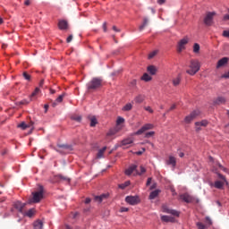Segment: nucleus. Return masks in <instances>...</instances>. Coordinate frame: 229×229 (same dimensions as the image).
Wrapping results in <instances>:
<instances>
[{"instance_id":"nucleus-35","label":"nucleus","mask_w":229,"mask_h":229,"mask_svg":"<svg viewBox=\"0 0 229 229\" xmlns=\"http://www.w3.org/2000/svg\"><path fill=\"white\" fill-rule=\"evenodd\" d=\"M141 80L142 81H151L153 78L148 73H144L143 76L141 77Z\"/></svg>"},{"instance_id":"nucleus-19","label":"nucleus","mask_w":229,"mask_h":229,"mask_svg":"<svg viewBox=\"0 0 229 229\" xmlns=\"http://www.w3.org/2000/svg\"><path fill=\"white\" fill-rule=\"evenodd\" d=\"M172 83L174 87H178L180 83H182V76L178 75L177 77L172 80Z\"/></svg>"},{"instance_id":"nucleus-30","label":"nucleus","mask_w":229,"mask_h":229,"mask_svg":"<svg viewBox=\"0 0 229 229\" xmlns=\"http://www.w3.org/2000/svg\"><path fill=\"white\" fill-rule=\"evenodd\" d=\"M43 227H44V224L42 223V221L38 220L34 222V229H42Z\"/></svg>"},{"instance_id":"nucleus-14","label":"nucleus","mask_w":229,"mask_h":229,"mask_svg":"<svg viewBox=\"0 0 229 229\" xmlns=\"http://www.w3.org/2000/svg\"><path fill=\"white\" fill-rule=\"evenodd\" d=\"M228 57H223L222 59L218 60L216 64V69H221V67H225L226 64H228Z\"/></svg>"},{"instance_id":"nucleus-25","label":"nucleus","mask_w":229,"mask_h":229,"mask_svg":"<svg viewBox=\"0 0 229 229\" xmlns=\"http://www.w3.org/2000/svg\"><path fill=\"white\" fill-rule=\"evenodd\" d=\"M65 94L60 95L55 101L52 104V106H56L58 104L62 103L64 101Z\"/></svg>"},{"instance_id":"nucleus-16","label":"nucleus","mask_w":229,"mask_h":229,"mask_svg":"<svg viewBox=\"0 0 229 229\" xmlns=\"http://www.w3.org/2000/svg\"><path fill=\"white\" fill-rule=\"evenodd\" d=\"M133 171H137V165H131L126 170L125 174L126 176H131Z\"/></svg>"},{"instance_id":"nucleus-1","label":"nucleus","mask_w":229,"mask_h":229,"mask_svg":"<svg viewBox=\"0 0 229 229\" xmlns=\"http://www.w3.org/2000/svg\"><path fill=\"white\" fill-rule=\"evenodd\" d=\"M200 69L199 61L192 59L190 61L189 70L186 71L190 76H194Z\"/></svg>"},{"instance_id":"nucleus-20","label":"nucleus","mask_w":229,"mask_h":229,"mask_svg":"<svg viewBox=\"0 0 229 229\" xmlns=\"http://www.w3.org/2000/svg\"><path fill=\"white\" fill-rule=\"evenodd\" d=\"M122 130V127H115L114 129H111L108 132H107V135L109 137H112V135H115L116 133H119V131H121Z\"/></svg>"},{"instance_id":"nucleus-8","label":"nucleus","mask_w":229,"mask_h":229,"mask_svg":"<svg viewBox=\"0 0 229 229\" xmlns=\"http://www.w3.org/2000/svg\"><path fill=\"white\" fill-rule=\"evenodd\" d=\"M214 15H216V12L207 13L206 17L204 18V24H206V26H212L214 22Z\"/></svg>"},{"instance_id":"nucleus-2","label":"nucleus","mask_w":229,"mask_h":229,"mask_svg":"<svg viewBox=\"0 0 229 229\" xmlns=\"http://www.w3.org/2000/svg\"><path fill=\"white\" fill-rule=\"evenodd\" d=\"M214 173L217 175L220 181H216L214 183L215 189H223L225 185H228V181H226V177L225 175L219 174L216 169H213Z\"/></svg>"},{"instance_id":"nucleus-54","label":"nucleus","mask_w":229,"mask_h":229,"mask_svg":"<svg viewBox=\"0 0 229 229\" xmlns=\"http://www.w3.org/2000/svg\"><path fill=\"white\" fill-rule=\"evenodd\" d=\"M223 21H229V14L228 13L224 15Z\"/></svg>"},{"instance_id":"nucleus-5","label":"nucleus","mask_w":229,"mask_h":229,"mask_svg":"<svg viewBox=\"0 0 229 229\" xmlns=\"http://www.w3.org/2000/svg\"><path fill=\"white\" fill-rule=\"evenodd\" d=\"M125 201L129 205H132V206L139 205V203H140V197H139V195L127 196L125 198Z\"/></svg>"},{"instance_id":"nucleus-56","label":"nucleus","mask_w":229,"mask_h":229,"mask_svg":"<svg viewBox=\"0 0 229 229\" xmlns=\"http://www.w3.org/2000/svg\"><path fill=\"white\" fill-rule=\"evenodd\" d=\"M28 103L30 102H28L27 100H21L19 102V105H28Z\"/></svg>"},{"instance_id":"nucleus-33","label":"nucleus","mask_w":229,"mask_h":229,"mask_svg":"<svg viewBox=\"0 0 229 229\" xmlns=\"http://www.w3.org/2000/svg\"><path fill=\"white\" fill-rule=\"evenodd\" d=\"M133 108V105H131V103H128L126 104L123 108V112H130V110H131Z\"/></svg>"},{"instance_id":"nucleus-26","label":"nucleus","mask_w":229,"mask_h":229,"mask_svg":"<svg viewBox=\"0 0 229 229\" xmlns=\"http://www.w3.org/2000/svg\"><path fill=\"white\" fill-rule=\"evenodd\" d=\"M31 126H33V122H31L29 124H26V123H24V122L18 124V128H21V130H26V128H31Z\"/></svg>"},{"instance_id":"nucleus-21","label":"nucleus","mask_w":229,"mask_h":229,"mask_svg":"<svg viewBox=\"0 0 229 229\" xmlns=\"http://www.w3.org/2000/svg\"><path fill=\"white\" fill-rule=\"evenodd\" d=\"M129 144H133V138H126L121 141L120 146H129Z\"/></svg>"},{"instance_id":"nucleus-31","label":"nucleus","mask_w":229,"mask_h":229,"mask_svg":"<svg viewBox=\"0 0 229 229\" xmlns=\"http://www.w3.org/2000/svg\"><path fill=\"white\" fill-rule=\"evenodd\" d=\"M159 192H160L159 190H155V191H151L149 194V199H155V198H157L158 196Z\"/></svg>"},{"instance_id":"nucleus-37","label":"nucleus","mask_w":229,"mask_h":229,"mask_svg":"<svg viewBox=\"0 0 229 229\" xmlns=\"http://www.w3.org/2000/svg\"><path fill=\"white\" fill-rule=\"evenodd\" d=\"M23 216H27V217H33V209H29L27 212L21 213Z\"/></svg>"},{"instance_id":"nucleus-3","label":"nucleus","mask_w":229,"mask_h":229,"mask_svg":"<svg viewBox=\"0 0 229 229\" xmlns=\"http://www.w3.org/2000/svg\"><path fill=\"white\" fill-rule=\"evenodd\" d=\"M43 199L44 187L39 186V191L32 192V198L29 200V203H40Z\"/></svg>"},{"instance_id":"nucleus-58","label":"nucleus","mask_w":229,"mask_h":229,"mask_svg":"<svg viewBox=\"0 0 229 229\" xmlns=\"http://www.w3.org/2000/svg\"><path fill=\"white\" fill-rule=\"evenodd\" d=\"M66 42H72V35H70L67 39H66Z\"/></svg>"},{"instance_id":"nucleus-51","label":"nucleus","mask_w":229,"mask_h":229,"mask_svg":"<svg viewBox=\"0 0 229 229\" xmlns=\"http://www.w3.org/2000/svg\"><path fill=\"white\" fill-rule=\"evenodd\" d=\"M174 108H176V105L174 104L170 106V108L166 111V113L168 114V112H171L172 110H174Z\"/></svg>"},{"instance_id":"nucleus-53","label":"nucleus","mask_w":229,"mask_h":229,"mask_svg":"<svg viewBox=\"0 0 229 229\" xmlns=\"http://www.w3.org/2000/svg\"><path fill=\"white\" fill-rule=\"evenodd\" d=\"M151 181H152L151 177H148V180H147V184H146L147 187L151 185Z\"/></svg>"},{"instance_id":"nucleus-61","label":"nucleus","mask_w":229,"mask_h":229,"mask_svg":"<svg viewBox=\"0 0 229 229\" xmlns=\"http://www.w3.org/2000/svg\"><path fill=\"white\" fill-rule=\"evenodd\" d=\"M113 30L114 31H116L117 33H119V31H121V30L117 29V27L113 26Z\"/></svg>"},{"instance_id":"nucleus-27","label":"nucleus","mask_w":229,"mask_h":229,"mask_svg":"<svg viewBox=\"0 0 229 229\" xmlns=\"http://www.w3.org/2000/svg\"><path fill=\"white\" fill-rule=\"evenodd\" d=\"M161 221H164V223H173V221H174V218L169 216H161Z\"/></svg>"},{"instance_id":"nucleus-15","label":"nucleus","mask_w":229,"mask_h":229,"mask_svg":"<svg viewBox=\"0 0 229 229\" xmlns=\"http://www.w3.org/2000/svg\"><path fill=\"white\" fill-rule=\"evenodd\" d=\"M180 199H182L185 203H191L192 202V197L189 195L188 193L182 194L180 196Z\"/></svg>"},{"instance_id":"nucleus-55","label":"nucleus","mask_w":229,"mask_h":229,"mask_svg":"<svg viewBox=\"0 0 229 229\" xmlns=\"http://www.w3.org/2000/svg\"><path fill=\"white\" fill-rule=\"evenodd\" d=\"M128 210H129L128 208H124V207L120 208V212H128Z\"/></svg>"},{"instance_id":"nucleus-62","label":"nucleus","mask_w":229,"mask_h":229,"mask_svg":"<svg viewBox=\"0 0 229 229\" xmlns=\"http://www.w3.org/2000/svg\"><path fill=\"white\" fill-rule=\"evenodd\" d=\"M85 203H86V205H89V203H90V198H87L85 199Z\"/></svg>"},{"instance_id":"nucleus-28","label":"nucleus","mask_w":229,"mask_h":229,"mask_svg":"<svg viewBox=\"0 0 229 229\" xmlns=\"http://www.w3.org/2000/svg\"><path fill=\"white\" fill-rule=\"evenodd\" d=\"M145 98H146V97H144V95H138V96L135 97L134 102H135V103H138V104L143 103Z\"/></svg>"},{"instance_id":"nucleus-46","label":"nucleus","mask_w":229,"mask_h":229,"mask_svg":"<svg viewBox=\"0 0 229 229\" xmlns=\"http://www.w3.org/2000/svg\"><path fill=\"white\" fill-rule=\"evenodd\" d=\"M222 79L229 80V71L221 75Z\"/></svg>"},{"instance_id":"nucleus-47","label":"nucleus","mask_w":229,"mask_h":229,"mask_svg":"<svg viewBox=\"0 0 229 229\" xmlns=\"http://www.w3.org/2000/svg\"><path fill=\"white\" fill-rule=\"evenodd\" d=\"M72 119H73V121H77V123H81V115L73 116Z\"/></svg>"},{"instance_id":"nucleus-32","label":"nucleus","mask_w":229,"mask_h":229,"mask_svg":"<svg viewBox=\"0 0 229 229\" xmlns=\"http://www.w3.org/2000/svg\"><path fill=\"white\" fill-rule=\"evenodd\" d=\"M123 123H124V118L122 116H118L117 120H116V127L123 128V126H121V124H123Z\"/></svg>"},{"instance_id":"nucleus-41","label":"nucleus","mask_w":229,"mask_h":229,"mask_svg":"<svg viewBox=\"0 0 229 229\" xmlns=\"http://www.w3.org/2000/svg\"><path fill=\"white\" fill-rule=\"evenodd\" d=\"M140 172L136 171V174L140 175V174H144V173H146V168L144 166L141 165L140 167Z\"/></svg>"},{"instance_id":"nucleus-38","label":"nucleus","mask_w":229,"mask_h":229,"mask_svg":"<svg viewBox=\"0 0 229 229\" xmlns=\"http://www.w3.org/2000/svg\"><path fill=\"white\" fill-rule=\"evenodd\" d=\"M130 185V181H126L125 182L119 184L118 187L119 189H122L123 191V189H126V187H129Z\"/></svg>"},{"instance_id":"nucleus-59","label":"nucleus","mask_w":229,"mask_h":229,"mask_svg":"<svg viewBox=\"0 0 229 229\" xmlns=\"http://www.w3.org/2000/svg\"><path fill=\"white\" fill-rule=\"evenodd\" d=\"M119 72H121V71H116L111 73V76H117V74H119Z\"/></svg>"},{"instance_id":"nucleus-43","label":"nucleus","mask_w":229,"mask_h":229,"mask_svg":"<svg viewBox=\"0 0 229 229\" xmlns=\"http://www.w3.org/2000/svg\"><path fill=\"white\" fill-rule=\"evenodd\" d=\"M197 226H198V228L199 229H205V228H207V225H205L203 223H201V222H198L197 223Z\"/></svg>"},{"instance_id":"nucleus-63","label":"nucleus","mask_w":229,"mask_h":229,"mask_svg":"<svg viewBox=\"0 0 229 229\" xmlns=\"http://www.w3.org/2000/svg\"><path fill=\"white\" fill-rule=\"evenodd\" d=\"M157 3L159 4H164V3H165V0H157Z\"/></svg>"},{"instance_id":"nucleus-12","label":"nucleus","mask_w":229,"mask_h":229,"mask_svg":"<svg viewBox=\"0 0 229 229\" xmlns=\"http://www.w3.org/2000/svg\"><path fill=\"white\" fill-rule=\"evenodd\" d=\"M201 126L203 128H207V126H208V120H202L200 122H196L195 123L196 131H201Z\"/></svg>"},{"instance_id":"nucleus-7","label":"nucleus","mask_w":229,"mask_h":229,"mask_svg":"<svg viewBox=\"0 0 229 229\" xmlns=\"http://www.w3.org/2000/svg\"><path fill=\"white\" fill-rule=\"evenodd\" d=\"M198 115H199V110L192 111L189 115L184 118V123H186V124H190V123H192V121H194V119H196Z\"/></svg>"},{"instance_id":"nucleus-36","label":"nucleus","mask_w":229,"mask_h":229,"mask_svg":"<svg viewBox=\"0 0 229 229\" xmlns=\"http://www.w3.org/2000/svg\"><path fill=\"white\" fill-rule=\"evenodd\" d=\"M105 151H106V147H104L101 149H99L98 153V158H103Z\"/></svg>"},{"instance_id":"nucleus-10","label":"nucleus","mask_w":229,"mask_h":229,"mask_svg":"<svg viewBox=\"0 0 229 229\" xmlns=\"http://www.w3.org/2000/svg\"><path fill=\"white\" fill-rule=\"evenodd\" d=\"M153 128H155V125H153V123H146L135 132V135H142L144 131H148V130H153Z\"/></svg>"},{"instance_id":"nucleus-64","label":"nucleus","mask_w":229,"mask_h":229,"mask_svg":"<svg viewBox=\"0 0 229 229\" xmlns=\"http://www.w3.org/2000/svg\"><path fill=\"white\" fill-rule=\"evenodd\" d=\"M64 229H72V227L71 225H64Z\"/></svg>"},{"instance_id":"nucleus-57","label":"nucleus","mask_w":229,"mask_h":229,"mask_svg":"<svg viewBox=\"0 0 229 229\" xmlns=\"http://www.w3.org/2000/svg\"><path fill=\"white\" fill-rule=\"evenodd\" d=\"M131 87H135V85H137V80H132L131 81Z\"/></svg>"},{"instance_id":"nucleus-17","label":"nucleus","mask_w":229,"mask_h":229,"mask_svg":"<svg viewBox=\"0 0 229 229\" xmlns=\"http://www.w3.org/2000/svg\"><path fill=\"white\" fill-rule=\"evenodd\" d=\"M225 103H226V98H225L224 97H217L214 100V105H225Z\"/></svg>"},{"instance_id":"nucleus-24","label":"nucleus","mask_w":229,"mask_h":229,"mask_svg":"<svg viewBox=\"0 0 229 229\" xmlns=\"http://www.w3.org/2000/svg\"><path fill=\"white\" fill-rule=\"evenodd\" d=\"M108 198V194H102L100 196H96L94 198V200L97 201L98 203H101L104 199H106Z\"/></svg>"},{"instance_id":"nucleus-45","label":"nucleus","mask_w":229,"mask_h":229,"mask_svg":"<svg viewBox=\"0 0 229 229\" xmlns=\"http://www.w3.org/2000/svg\"><path fill=\"white\" fill-rule=\"evenodd\" d=\"M23 78H25V80H27V81H30V80H31V76L30 74H28V72H23Z\"/></svg>"},{"instance_id":"nucleus-40","label":"nucleus","mask_w":229,"mask_h":229,"mask_svg":"<svg viewBox=\"0 0 229 229\" xmlns=\"http://www.w3.org/2000/svg\"><path fill=\"white\" fill-rule=\"evenodd\" d=\"M199 49H200L199 44L195 43V44L193 45V53H199Z\"/></svg>"},{"instance_id":"nucleus-22","label":"nucleus","mask_w":229,"mask_h":229,"mask_svg":"<svg viewBox=\"0 0 229 229\" xmlns=\"http://www.w3.org/2000/svg\"><path fill=\"white\" fill-rule=\"evenodd\" d=\"M67 26H68L67 21L65 20L59 21V23H58L59 30H67Z\"/></svg>"},{"instance_id":"nucleus-50","label":"nucleus","mask_w":229,"mask_h":229,"mask_svg":"<svg viewBox=\"0 0 229 229\" xmlns=\"http://www.w3.org/2000/svg\"><path fill=\"white\" fill-rule=\"evenodd\" d=\"M144 151H146V148H143L141 150L135 152V155L140 156L142 153H144Z\"/></svg>"},{"instance_id":"nucleus-9","label":"nucleus","mask_w":229,"mask_h":229,"mask_svg":"<svg viewBox=\"0 0 229 229\" xmlns=\"http://www.w3.org/2000/svg\"><path fill=\"white\" fill-rule=\"evenodd\" d=\"M58 148H62L61 150L56 149L58 153H71V151L74 149L72 148V145H67V144L58 145Z\"/></svg>"},{"instance_id":"nucleus-48","label":"nucleus","mask_w":229,"mask_h":229,"mask_svg":"<svg viewBox=\"0 0 229 229\" xmlns=\"http://www.w3.org/2000/svg\"><path fill=\"white\" fill-rule=\"evenodd\" d=\"M216 165H218L219 169H221L222 171H225V173H226V171H228L225 166H223V165H221L220 163H217Z\"/></svg>"},{"instance_id":"nucleus-60","label":"nucleus","mask_w":229,"mask_h":229,"mask_svg":"<svg viewBox=\"0 0 229 229\" xmlns=\"http://www.w3.org/2000/svg\"><path fill=\"white\" fill-rule=\"evenodd\" d=\"M103 30H104L105 33H106V22L103 23Z\"/></svg>"},{"instance_id":"nucleus-42","label":"nucleus","mask_w":229,"mask_h":229,"mask_svg":"<svg viewBox=\"0 0 229 229\" xmlns=\"http://www.w3.org/2000/svg\"><path fill=\"white\" fill-rule=\"evenodd\" d=\"M37 94H40V89L36 88L34 92L30 95V97L35 98V96H37Z\"/></svg>"},{"instance_id":"nucleus-39","label":"nucleus","mask_w":229,"mask_h":229,"mask_svg":"<svg viewBox=\"0 0 229 229\" xmlns=\"http://www.w3.org/2000/svg\"><path fill=\"white\" fill-rule=\"evenodd\" d=\"M158 53V50H154L148 54V60H151V58H155Z\"/></svg>"},{"instance_id":"nucleus-4","label":"nucleus","mask_w":229,"mask_h":229,"mask_svg":"<svg viewBox=\"0 0 229 229\" xmlns=\"http://www.w3.org/2000/svg\"><path fill=\"white\" fill-rule=\"evenodd\" d=\"M88 90H96L101 87V80L98 78H93L91 81L86 84Z\"/></svg>"},{"instance_id":"nucleus-52","label":"nucleus","mask_w":229,"mask_h":229,"mask_svg":"<svg viewBox=\"0 0 229 229\" xmlns=\"http://www.w3.org/2000/svg\"><path fill=\"white\" fill-rule=\"evenodd\" d=\"M206 221L208 223V225L210 226V225H212V219H210V217L207 216L206 217Z\"/></svg>"},{"instance_id":"nucleus-34","label":"nucleus","mask_w":229,"mask_h":229,"mask_svg":"<svg viewBox=\"0 0 229 229\" xmlns=\"http://www.w3.org/2000/svg\"><path fill=\"white\" fill-rule=\"evenodd\" d=\"M148 22H149V20L147 17H145L143 19V23L139 28L140 31H142V30H144L146 26H148Z\"/></svg>"},{"instance_id":"nucleus-18","label":"nucleus","mask_w":229,"mask_h":229,"mask_svg":"<svg viewBox=\"0 0 229 229\" xmlns=\"http://www.w3.org/2000/svg\"><path fill=\"white\" fill-rule=\"evenodd\" d=\"M167 165H172L173 167H176V158L173 156H170L168 160L166 161Z\"/></svg>"},{"instance_id":"nucleus-13","label":"nucleus","mask_w":229,"mask_h":229,"mask_svg":"<svg viewBox=\"0 0 229 229\" xmlns=\"http://www.w3.org/2000/svg\"><path fill=\"white\" fill-rule=\"evenodd\" d=\"M24 207H26V203L21 201L14 202V208H16L20 214H24Z\"/></svg>"},{"instance_id":"nucleus-23","label":"nucleus","mask_w":229,"mask_h":229,"mask_svg":"<svg viewBox=\"0 0 229 229\" xmlns=\"http://www.w3.org/2000/svg\"><path fill=\"white\" fill-rule=\"evenodd\" d=\"M147 71L148 73H150L152 76H155L157 74V66L155 65H149L147 68Z\"/></svg>"},{"instance_id":"nucleus-11","label":"nucleus","mask_w":229,"mask_h":229,"mask_svg":"<svg viewBox=\"0 0 229 229\" xmlns=\"http://www.w3.org/2000/svg\"><path fill=\"white\" fill-rule=\"evenodd\" d=\"M163 208V212L165 214H171L172 216H175V217H178L180 216V212L174 210V209H171L169 208L167 206L164 205L162 207Z\"/></svg>"},{"instance_id":"nucleus-29","label":"nucleus","mask_w":229,"mask_h":229,"mask_svg":"<svg viewBox=\"0 0 229 229\" xmlns=\"http://www.w3.org/2000/svg\"><path fill=\"white\" fill-rule=\"evenodd\" d=\"M90 123L89 126H91V128H94V126H96V124H98V118H96V116H90L89 117Z\"/></svg>"},{"instance_id":"nucleus-44","label":"nucleus","mask_w":229,"mask_h":229,"mask_svg":"<svg viewBox=\"0 0 229 229\" xmlns=\"http://www.w3.org/2000/svg\"><path fill=\"white\" fill-rule=\"evenodd\" d=\"M153 135H155V131H151L145 134V138L149 139V137H153Z\"/></svg>"},{"instance_id":"nucleus-49","label":"nucleus","mask_w":229,"mask_h":229,"mask_svg":"<svg viewBox=\"0 0 229 229\" xmlns=\"http://www.w3.org/2000/svg\"><path fill=\"white\" fill-rule=\"evenodd\" d=\"M144 110H146V112H148L149 114H153V110L151 106H145Z\"/></svg>"},{"instance_id":"nucleus-6","label":"nucleus","mask_w":229,"mask_h":229,"mask_svg":"<svg viewBox=\"0 0 229 229\" xmlns=\"http://www.w3.org/2000/svg\"><path fill=\"white\" fill-rule=\"evenodd\" d=\"M189 44V37H184L177 44V52L182 53L185 49V46Z\"/></svg>"}]
</instances>
